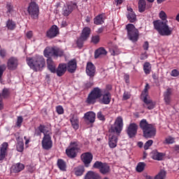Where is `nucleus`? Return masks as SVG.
I'll return each mask as SVG.
<instances>
[{"label":"nucleus","mask_w":179,"mask_h":179,"mask_svg":"<svg viewBox=\"0 0 179 179\" xmlns=\"http://www.w3.org/2000/svg\"><path fill=\"white\" fill-rule=\"evenodd\" d=\"M97 100L100 104H110L111 103V93L110 92H106L103 94V91L99 87H94L90 93L85 101L87 104H96Z\"/></svg>","instance_id":"obj_1"},{"label":"nucleus","mask_w":179,"mask_h":179,"mask_svg":"<svg viewBox=\"0 0 179 179\" xmlns=\"http://www.w3.org/2000/svg\"><path fill=\"white\" fill-rule=\"evenodd\" d=\"M159 17L160 20H155L152 22L154 29L158 31L160 36H171L173 34V31L174 29L170 27L167 23V14L166 12L162 10L159 13Z\"/></svg>","instance_id":"obj_2"},{"label":"nucleus","mask_w":179,"mask_h":179,"mask_svg":"<svg viewBox=\"0 0 179 179\" xmlns=\"http://www.w3.org/2000/svg\"><path fill=\"white\" fill-rule=\"evenodd\" d=\"M27 64L34 72H40L45 66V59L42 55H36L33 57H27Z\"/></svg>","instance_id":"obj_3"},{"label":"nucleus","mask_w":179,"mask_h":179,"mask_svg":"<svg viewBox=\"0 0 179 179\" xmlns=\"http://www.w3.org/2000/svg\"><path fill=\"white\" fill-rule=\"evenodd\" d=\"M139 127L143 131V137L146 139H150L156 136V127L153 124H149L145 119L140 121Z\"/></svg>","instance_id":"obj_4"},{"label":"nucleus","mask_w":179,"mask_h":179,"mask_svg":"<svg viewBox=\"0 0 179 179\" xmlns=\"http://www.w3.org/2000/svg\"><path fill=\"white\" fill-rule=\"evenodd\" d=\"M79 150H80V142L78 140L73 141L70 143V147L66 149V155L69 159H75Z\"/></svg>","instance_id":"obj_5"},{"label":"nucleus","mask_w":179,"mask_h":179,"mask_svg":"<svg viewBox=\"0 0 179 179\" xmlns=\"http://www.w3.org/2000/svg\"><path fill=\"white\" fill-rule=\"evenodd\" d=\"M126 30L129 40L133 43H136V41L139 40V30L135 27L134 24H128L126 25Z\"/></svg>","instance_id":"obj_6"},{"label":"nucleus","mask_w":179,"mask_h":179,"mask_svg":"<svg viewBox=\"0 0 179 179\" xmlns=\"http://www.w3.org/2000/svg\"><path fill=\"white\" fill-rule=\"evenodd\" d=\"M90 34H92V29L89 27H85L83 29L80 37L78 38L76 41L78 48H82L83 47L85 42L89 40Z\"/></svg>","instance_id":"obj_7"},{"label":"nucleus","mask_w":179,"mask_h":179,"mask_svg":"<svg viewBox=\"0 0 179 179\" xmlns=\"http://www.w3.org/2000/svg\"><path fill=\"white\" fill-rule=\"evenodd\" d=\"M27 12L34 20L38 19V15H40V7H38V4L34 1L29 3Z\"/></svg>","instance_id":"obj_8"},{"label":"nucleus","mask_w":179,"mask_h":179,"mask_svg":"<svg viewBox=\"0 0 179 179\" xmlns=\"http://www.w3.org/2000/svg\"><path fill=\"white\" fill-rule=\"evenodd\" d=\"M122 128H124V120H122V117L119 116L116 118L114 124L111 126L109 131L112 134H120L122 131Z\"/></svg>","instance_id":"obj_9"},{"label":"nucleus","mask_w":179,"mask_h":179,"mask_svg":"<svg viewBox=\"0 0 179 179\" xmlns=\"http://www.w3.org/2000/svg\"><path fill=\"white\" fill-rule=\"evenodd\" d=\"M78 4L76 2L71 1L66 3L62 8V15L66 17L69 16L75 9H77Z\"/></svg>","instance_id":"obj_10"},{"label":"nucleus","mask_w":179,"mask_h":179,"mask_svg":"<svg viewBox=\"0 0 179 179\" xmlns=\"http://www.w3.org/2000/svg\"><path fill=\"white\" fill-rule=\"evenodd\" d=\"M138 126L135 122H132L129 124V126L126 129V132L129 138H132L136 136V135L138 134Z\"/></svg>","instance_id":"obj_11"},{"label":"nucleus","mask_w":179,"mask_h":179,"mask_svg":"<svg viewBox=\"0 0 179 179\" xmlns=\"http://www.w3.org/2000/svg\"><path fill=\"white\" fill-rule=\"evenodd\" d=\"M81 162L85 167H89L90 163L93 161V154L90 152H84L80 156Z\"/></svg>","instance_id":"obj_12"},{"label":"nucleus","mask_w":179,"mask_h":179,"mask_svg":"<svg viewBox=\"0 0 179 179\" xmlns=\"http://www.w3.org/2000/svg\"><path fill=\"white\" fill-rule=\"evenodd\" d=\"M42 148L45 150H50L52 148V141L50 134H45L42 140Z\"/></svg>","instance_id":"obj_13"},{"label":"nucleus","mask_w":179,"mask_h":179,"mask_svg":"<svg viewBox=\"0 0 179 179\" xmlns=\"http://www.w3.org/2000/svg\"><path fill=\"white\" fill-rule=\"evenodd\" d=\"M58 34H59V29L57 25H52L46 31V37H48V38H55Z\"/></svg>","instance_id":"obj_14"},{"label":"nucleus","mask_w":179,"mask_h":179,"mask_svg":"<svg viewBox=\"0 0 179 179\" xmlns=\"http://www.w3.org/2000/svg\"><path fill=\"white\" fill-rule=\"evenodd\" d=\"M17 65H19V59H17V57H11L8 59L7 62L8 69L15 71L17 68Z\"/></svg>","instance_id":"obj_15"},{"label":"nucleus","mask_w":179,"mask_h":179,"mask_svg":"<svg viewBox=\"0 0 179 179\" xmlns=\"http://www.w3.org/2000/svg\"><path fill=\"white\" fill-rule=\"evenodd\" d=\"M77 69L78 62L76 61V59H73L70 60L66 64V69L69 73H75Z\"/></svg>","instance_id":"obj_16"},{"label":"nucleus","mask_w":179,"mask_h":179,"mask_svg":"<svg viewBox=\"0 0 179 179\" xmlns=\"http://www.w3.org/2000/svg\"><path fill=\"white\" fill-rule=\"evenodd\" d=\"M9 144L8 143L4 142L0 146V162H2L5 159V157L8 156V148Z\"/></svg>","instance_id":"obj_17"},{"label":"nucleus","mask_w":179,"mask_h":179,"mask_svg":"<svg viewBox=\"0 0 179 179\" xmlns=\"http://www.w3.org/2000/svg\"><path fill=\"white\" fill-rule=\"evenodd\" d=\"M86 73L90 78H94V75H96V66L93 63L90 62L87 63Z\"/></svg>","instance_id":"obj_18"},{"label":"nucleus","mask_w":179,"mask_h":179,"mask_svg":"<svg viewBox=\"0 0 179 179\" xmlns=\"http://www.w3.org/2000/svg\"><path fill=\"white\" fill-rule=\"evenodd\" d=\"M66 71H67L66 64H65V63H60L58 65L57 68L56 69L55 73L57 75V76L61 78V76H64V75H65Z\"/></svg>","instance_id":"obj_19"},{"label":"nucleus","mask_w":179,"mask_h":179,"mask_svg":"<svg viewBox=\"0 0 179 179\" xmlns=\"http://www.w3.org/2000/svg\"><path fill=\"white\" fill-rule=\"evenodd\" d=\"M151 157L153 160H157L160 162L164 159L166 155L163 152H159L157 150H154L151 153Z\"/></svg>","instance_id":"obj_20"},{"label":"nucleus","mask_w":179,"mask_h":179,"mask_svg":"<svg viewBox=\"0 0 179 179\" xmlns=\"http://www.w3.org/2000/svg\"><path fill=\"white\" fill-rule=\"evenodd\" d=\"M117 143H118V138L114 134H110L108 138V145L110 149L117 148Z\"/></svg>","instance_id":"obj_21"},{"label":"nucleus","mask_w":179,"mask_h":179,"mask_svg":"<svg viewBox=\"0 0 179 179\" xmlns=\"http://www.w3.org/2000/svg\"><path fill=\"white\" fill-rule=\"evenodd\" d=\"M143 106L144 108H148V110H153L155 108V106H156V103L152 101V99H148L146 97H144L143 99Z\"/></svg>","instance_id":"obj_22"},{"label":"nucleus","mask_w":179,"mask_h":179,"mask_svg":"<svg viewBox=\"0 0 179 179\" xmlns=\"http://www.w3.org/2000/svg\"><path fill=\"white\" fill-rule=\"evenodd\" d=\"M83 118L85 121H88L90 124H93L96 121V113L92 111L87 112L85 113Z\"/></svg>","instance_id":"obj_23"},{"label":"nucleus","mask_w":179,"mask_h":179,"mask_svg":"<svg viewBox=\"0 0 179 179\" xmlns=\"http://www.w3.org/2000/svg\"><path fill=\"white\" fill-rule=\"evenodd\" d=\"M47 65L48 69H49L52 73H55L57 72V67L55 66V63L52 61V59L48 58L47 59Z\"/></svg>","instance_id":"obj_24"},{"label":"nucleus","mask_w":179,"mask_h":179,"mask_svg":"<svg viewBox=\"0 0 179 179\" xmlns=\"http://www.w3.org/2000/svg\"><path fill=\"white\" fill-rule=\"evenodd\" d=\"M70 122L73 129H79V117L76 115H72Z\"/></svg>","instance_id":"obj_25"},{"label":"nucleus","mask_w":179,"mask_h":179,"mask_svg":"<svg viewBox=\"0 0 179 179\" xmlns=\"http://www.w3.org/2000/svg\"><path fill=\"white\" fill-rule=\"evenodd\" d=\"M55 46L54 47H47L43 51L44 57L46 58H51L50 57H54Z\"/></svg>","instance_id":"obj_26"},{"label":"nucleus","mask_w":179,"mask_h":179,"mask_svg":"<svg viewBox=\"0 0 179 179\" xmlns=\"http://www.w3.org/2000/svg\"><path fill=\"white\" fill-rule=\"evenodd\" d=\"M104 20H106V16L104 14H99L94 18V24L97 26L103 24V23H104Z\"/></svg>","instance_id":"obj_27"},{"label":"nucleus","mask_w":179,"mask_h":179,"mask_svg":"<svg viewBox=\"0 0 179 179\" xmlns=\"http://www.w3.org/2000/svg\"><path fill=\"white\" fill-rule=\"evenodd\" d=\"M12 170L13 173H20L24 170V165L20 162L15 164L12 166Z\"/></svg>","instance_id":"obj_28"},{"label":"nucleus","mask_w":179,"mask_h":179,"mask_svg":"<svg viewBox=\"0 0 179 179\" xmlns=\"http://www.w3.org/2000/svg\"><path fill=\"white\" fill-rule=\"evenodd\" d=\"M84 173H85V166L80 165L74 168V174L77 177H80L81 176H83Z\"/></svg>","instance_id":"obj_29"},{"label":"nucleus","mask_w":179,"mask_h":179,"mask_svg":"<svg viewBox=\"0 0 179 179\" xmlns=\"http://www.w3.org/2000/svg\"><path fill=\"white\" fill-rule=\"evenodd\" d=\"M100 175L94 171H90L85 175V179H100Z\"/></svg>","instance_id":"obj_30"},{"label":"nucleus","mask_w":179,"mask_h":179,"mask_svg":"<svg viewBox=\"0 0 179 179\" xmlns=\"http://www.w3.org/2000/svg\"><path fill=\"white\" fill-rule=\"evenodd\" d=\"M101 55H107V50L104 48H99L94 52V58L97 59Z\"/></svg>","instance_id":"obj_31"},{"label":"nucleus","mask_w":179,"mask_h":179,"mask_svg":"<svg viewBox=\"0 0 179 179\" xmlns=\"http://www.w3.org/2000/svg\"><path fill=\"white\" fill-rule=\"evenodd\" d=\"M57 167L61 171H66V162L62 159H57Z\"/></svg>","instance_id":"obj_32"},{"label":"nucleus","mask_w":179,"mask_h":179,"mask_svg":"<svg viewBox=\"0 0 179 179\" xmlns=\"http://www.w3.org/2000/svg\"><path fill=\"white\" fill-rule=\"evenodd\" d=\"M110 171H111V170L110 169V165H108V164L106 162L103 163V164L101 167V169H99V172L103 176H106V174H108Z\"/></svg>","instance_id":"obj_33"},{"label":"nucleus","mask_w":179,"mask_h":179,"mask_svg":"<svg viewBox=\"0 0 179 179\" xmlns=\"http://www.w3.org/2000/svg\"><path fill=\"white\" fill-rule=\"evenodd\" d=\"M146 10V0H138V12L143 13Z\"/></svg>","instance_id":"obj_34"},{"label":"nucleus","mask_w":179,"mask_h":179,"mask_svg":"<svg viewBox=\"0 0 179 179\" xmlns=\"http://www.w3.org/2000/svg\"><path fill=\"white\" fill-rule=\"evenodd\" d=\"M6 27L8 30H15V29H16V22L13 20L9 19L6 22Z\"/></svg>","instance_id":"obj_35"},{"label":"nucleus","mask_w":179,"mask_h":179,"mask_svg":"<svg viewBox=\"0 0 179 179\" xmlns=\"http://www.w3.org/2000/svg\"><path fill=\"white\" fill-rule=\"evenodd\" d=\"M127 17L130 23H135L136 22V14L135 13H128Z\"/></svg>","instance_id":"obj_36"},{"label":"nucleus","mask_w":179,"mask_h":179,"mask_svg":"<svg viewBox=\"0 0 179 179\" xmlns=\"http://www.w3.org/2000/svg\"><path fill=\"white\" fill-rule=\"evenodd\" d=\"M143 71L145 75H149L152 71V64H150L149 62L144 63Z\"/></svg>","instance_id":"obj_37"},{"label":"nucleus","mask_w":179,"mask_h":179,"mask_svg":"<svg viewBox=\"0 0 179 179\" xmlns=\"http://www.w3.org/2000/svg\"><path fill=\"white\" fill-rule=\"evenodd\" d=\"M16 149L17 152H23L24 150V143L23 142V140H20L16 145Z\"/></svg>","instance_id":"obj_38"},{"label":"nucleus","mask_w":179,"mask_h":179,"mask_svg":"<svg viewBox=\"0 0 179 179\" xmlns=\"http://www.w3.org/2000/svg\"><path fill=\"white\" fill-rule=\"evenodd\" d=\"M145 167H146V164L145 162H139L136 168L137 173H142L143 170H145Z\"/></svg>","instance_id":"obj_39"},{"label":"nucleus","mask_w":179,"mask_h":179,"mask_svg":"<svg viewBox=\"0 0 179 179\" xmlns=\"http://www.w3.org/2000/svg\"><path fill=\"white\" fill-rule=\"evenodd\" d=\"M64 55V50L55 46V52L53 57H62Z\"/></svg>","instance_id":"obj_40"},{"label":"nucleus","mask_w":179,"mask_h":179,"mask_svg":"<svg viewBox=\"0 0 179 179\" xmlns=\"http://www.w3.org/2000/svg\"><path fill=\"white\" fill-rule=\"evenodd\" d=\"M148 89H150V87H149V84L147 83L145 86L143 92L141 94L142 99H145V97L148 99V96H149V92H148Z\"/></svg>","instance_id":"obj_41"},{"label":"nucleus","mask_w":179,"mask_h":179,"mask_svg":"<svg viewBox=\"0 0 179 179\" xmlns=\"http://www.w3.org/2000/svg\"><path fill=\"white\" fill-rule=\"evenodd\" d=\"M175 142L176 138L171 137V136H169L167 138H166L164 143H166V145H172V143H174Z\"/></svg>","instance_id":"obj_42"},{"label":"nucleus","mask_w":179,"mask_h":179,"mask_svg":"<svg viewBox=\"0 0 179 179\" xmlns=\"http://www.w3.org/2000/svg\"><path fill=\"white\" fill-rule=\"evenodd\" d=\"M91 43H93V44H99V43H100V36H92L91 38Z\"/></svg>","instance_id":"obj_43"},{"label":"nucleus","mask_w":179,"mask_h":179,"mask_svg":"<svg viewBox=\"0 0 179 179\" xmlns=\"http://www.w3.org/2000/svg\"><path fill=\"white\" fill-rule=\"evenodd\" d=\"M166 178V171H161L155 177V179H165Z\"/></svg>","instance_id":"obj_44"},{"label":"nucleus","mask_w":179,"mask_h":179,"mask_svg":"<svg viewBox=\"0 0 179 179\" xmlns=\"http://www.w3.org/2000/svg\"><path fill=\"white\" fill-rule=\"evenodd\" d=\"M104 163L100 162V161H96L94 162L93 164V168L94 169H98V170H101V167L103 166V164Z\"/></svg>","instance_id":"obj_45"},{"label":"nucleus","mask_w":179,"mask_h":179,"mask_svg":"<svg viewBox=\"0 0 179 179\" xmlns=\"http://www.w3.org/2000/svg\"><path fill=\"white\" fill-rule=\"evenodd\" d=\"M0 96H2L3 99H6L9 96V90H8V88L3 89L2 93L0 94Z\"/></svg>","instance_id":"obj_46"},{"label":"nucleus","mask_w":179,"mask_h":179,"mask_svg":"<svg viewBox=\"0 0 179 179\" xmlns=\"http://www.w3.org/2000/svg\"><path fill=\"white\" fill-rule=\"evenodd\" d=\"M22 123H23V117L18 116L17 119L16 126L20 128L22 127Z\"/></svg>","instance_id":"obj_47"},{"label":"nucleus","mask_w":179,"mask_h":179,"mask_svg":"<svg viewBox=\"0 0 179 179\" xmlns=\"http://www.w3.org/2000/svg\"><path fill=\"white\" fill-rule=\"evenodd\" d=\"M152 145H153L152 140H148L144 145V150H148V149H149Z\"/></svg>","instance_id":"obj_48"},{"label":"nucleus","mask_w":179,"mask_h":179,"mask_svg":"<svg viewBox=\"0 0 179 179\" xmlns=\"http://www.w3.org/2000/svg\"><path fill=\"white\" fill-rule=\"evenodd\" d=\"M6 71V65L2 64L0 66V79H2V75H3V72Z\"/></svg>","instance_id":"obj_49"},{"label":"nucleus","mask_w":179,"mask_h":179,"mask_svg":"<svg viewBox=\"0 0 179 179\" xmlns=\"http://www.w3.org/2000/svg\"><path fill=\"white\" fill-rule=\"evenodd\" d=\"M56 111H57V114L61 115L64 114V108L62 107V106H57L56 107Z\"/></svg>","instance_id":"obj_50"},{"label":"nucleus","mask_w":179,"mask_h":179,"mask_svg":"<svg viewBox=\"0 0 179 179\" xmlns=\"http://www.w3.org/2000/svg\"><path fill=\"white\" fill-rule=\"evenodd\" d=\"M6 8L7 9V13H12L13 6L10 3H7Z\"/></svg>","instance_id":"obj_51"},{"label":"nucleus","mask_w":179,"mask_h":179,"mask_svg":"<svg viewBox=\"0 0 179 179\" xmlns=\"http://www.w3.org/2000/svg\"><path fill=\"white\" fill-rule=\"evenodd\" d=\"M171 93H173L171 88H168L166 91L164 93V96L171 97Z\"/></svg>","instance_id":"obj_52"},{"label":"nucleus","mask_w":179,"mask_h":179,"mask_svg":"<svg viewBox=\"0 0 179 179\" xmlns=\"http://www.w3.org/2000/svg\"><path fill=\"white\" fill-rule=\"evenodd\" d=\"M171 76H173V78H177V76H179V71L177 69H173L171 72Z\"/></svg>","instance_id":"obj_53"},{"label":"nucleus","mask_w":179,"mask_h":179,"mask_svg":"<svg viewBox=\"0 0 179 179\" xmlns=\"http://www.w3.org/2000/svg\"><path fill=\"white\" fill-rule=\"evenodd\" d=\"M97 118L99 119L100 121H105L106 120V117H104L103 113H101V111L98 112Z\"/></svg>","instance_id":"obj_54"},{"label":"nucleus","mask_w":179,"mask_h":179,"mask_svg":"<svg viewBox=\"0 0 179 179\" xmlns=\"http://www.w3.org/2000/svg\"><path fill=\"white\" fill-rule=\"evenodd\" d=\"M164 100L166 106H169L171 103V96H164Z\"/></svg>","instance_id":"obj_55"},{"label":"nucleus","mask_w":179,"mask_h":179,"mask_svg":"<svg viewBox=\"0 0 179 179\" xmlns=\"http://www.w3.org/2000/svg\"><path fill=\"white\" fill-rule=\"evenodd\" d=\"M38 131H40L42 134H43L45 135V126L41 124L38 127Z\"/></svg>","instance_id":"obj_56"},{"label":"nucleus","mask_w":179,"mask_h":179,"mask_svg":"<svg viewBox=\"0 0 179 179\" xmlns=\"http://www.w3.org/2000/svg\"><path fill=\"white\" fill-rule=\"evenodd\" d=\"M129 99H131V94H129V92H125L123 94V100H128Z\"/></svg>","instance_id":"obj_57"},{"label":"nucleus","mask_w":179,"mask_h":179,"mask_svg":"<svg viewBox=\"0 0 179 179\" xmlns=\"http://www.w3.org/2000/svg\"><path fill=\"white\" fill-rule=\"evenodd\" d=\"M6 50L5 49H1L0 50V57L1 58H5L6 57Z\"/></svg>","instance_id":"obj_58"},{"label":"nucleus","mask_w":179,"mask_h":179,"mask_svg":"<svg viewBox=\"0 0 179 179\" xmlns=\"http://www.w3.org/2000/svg\"><path fill=\"white\" fill-rule=\"evenodd\" d=\"M143 48L145 51H148V50H149V42L145 41L143 45Z\"/></svg>","instance_id":"obj_59"},{"label":"nucleus","mask_w":179,"mask_h":179,"mask_svg":"<svg viewBox=\"0 0 179 179\" xmlns=\"http://www.w3.org/2000/svg\"><path fill=\"white\" fill-rule=\"evenodd\" d=\"M92 86H93V83H92V82H88L85 85V89H90V87H92Z\"/></svg>","instance_id":"obj_60"},{"label":"nucleus","mask_w":179,"mask_h":179,"mask_svg":"<svg viewBox=\"0 0 179 179\" xmlns=\"http://www.w3.org/2000/svg\"><path fill=\"white\" fill-rule=\"evenodd\" d=\"M152 76L154 80H159V75L156 73H154Z\"/></svg>","instance_id":"obj_61"},{"label":"nucleus","mask_w":179,"mask_h":179,"mask_svg":"<svg viewBox=\"0 0 179 179\" xmlns=\"http://www.w3.org/2000/svg\"><path fill=\"white\" fill-rule=\"evenodd\" d=\"M124 79L127 83H129V75L125 74L124 76Z\"/></svg>","instance_id":"obj_62"},{"label":"nucleus","mask_w":179,"mask_h":179,"mask_svg":"<svg viewBox=\"0 0 179 179\" xmlns=\"http://www.w3.org/2000/svg\"><path fill=\"white\" fill-rule=\"evenodd\" d=\"M141 60L148 59V55H146V52L143 53L140 57Z\"/></svg>","instance_id":"obj_63"},{"label":"nucleus","mask_w":179,"mask_h":179,"mask_svg":"<svg viewBox=\"0 0 179 179\" xmlns=\"http://www.w3.org/2000/svg\"><path fill=\"white\" fill-rule=\"evenodd\" d=\"M27 38H31L33 37V31H29L27 33Z\"/></svg>","instance_id":"obj_64"}]
</instances>
